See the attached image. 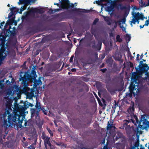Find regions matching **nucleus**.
<instances>
[{"instance_id":"f257e3e1","label":"nucleus","mask_w":149,"mask_h":149,"mask_svg":"<svg viewBox=\"0 0 149 149\" xmlns=\"http://www.w3.org/2000/svg\"><path fill=\"white\" fill-rule=\"evenodd\" d=\"M10 95L13 98L10 97V110H13V112L21 115L24 116L25 111L27 107V104H25L22 101H21L20 103H23V105L20 106L17 103L18 99L20 98L21 96L17 86H15L13 87H10Z\"/></svg>"},{"instance_id":"f03ea898","label":"nucleus","mask_w":149,"mask_h":149,"mask_svg":"<svg viewBox=\"0 0 149 149\" xmlns=\"http://www.w3.org/2000/svg\"><path fill=\"white\" fill-rule=\"evenodd\" d=\"M20 77L19 78V81H21L20 86L19 88L20 92L21 91L20 90H22V91L23 93H26L27 91L29 90V88L28 87V81L32 82L33 81L35 80L36 77L37 75L36 74V72L34 70H32L30 74H29L27 73H26L24 75L23 77H22L21 75H20ZM10 78H12L11 82H10V85H14L12 87L10 86L11 87H13L15 86H18L15 85L16 82L15 79L12 78V74H11V72H10Z\"/></svg>"},{"instance_id":"7ed1b4c3","label":"nucleus","mask_w":149,"mask_h":149,"mask_svg":"<svg viewBox=\"0 0 149 149\" xmlns=\"http://www.w3.org/2000/svg\"><path fill=\"white\" fill-rule=\"evenodd\" d=\"M9 22L7 21L4 28L6 30L4 32L0 34V40L1 41L2 43L0 44V65L2 63V61L5 58L6 56V49H8L9 44L8 43L6 45H4V42L9 39ZM7 44V43H6Z\"/></svg>"},{"instance_id":"20e7f679","label":"nucleus","mask_w":149,"mask_h":149,"mask_svg":"<svg viewBox=\"0 0 149 149\" xmlns=\"http://www.w3.org/2000/svg\"><path fill=\"white\" fill-rule=\"evenodd\" d=\"M13 114L10 113V127L18 130L19 128L23 127L22 124L25 118V116L21 115L13 112Z\"/></svg>"},{"instance_id":"39448f33","label":"nucleus","mask_w":149,"mask_h":149,"mask_svg":"<svg viewBox=\"0 0 149 149\" xmlns=\"http://www.w3.org/2000/svg\"><path fill=\"white\" fill-rule=\"evenodd\" d=\"M60 6L59 8L54 9V12L59 11L63 9L68 10L70 8H73L74 4L73 3H70L69 0H61L59 2Z\"/></svg>"},{"instance_id":"423d86ee","label":"nucleus","mask_w":149,"mask_h":149,"mask_svg":"<svg viewBox=\"0 0 149 149\" xmlns=\"http://www.w3.org/2000/svg\"><path fill=\"white\" fill-rule=\"evenodd\" d=\"M37 0H19L18 3L19 4H24V6H22L20 9V11L19 12V13L22 14V11L26 8V6L30 4L31 2H34Z\"/></svg>"},{"instance_id":"0eeeda50","label":"nucleus","mask_w":149,"mask_h":149,"mask_svg":"<svg viewBox=\"0 0 149 149\" xmlns=\"http://www.w3.org/2000/svg\"><path fill=\"white\" fill-rule=\"evenodd\" d=\"M56 18L58 19L60 21L64 20L65 19H70V16L69 14L67 13V12L65 11L56 14L55 16Z\"/></svg>"},{"instance_id":"6e6552de","label":"nucleus","mask_w":149,"mask_h":149,"mask_svg":"<svg viewBox=\"0 0 149 149\" xmlns=\"http://www.w3.org/2000/svg\"><path fill=\"white\" fill-rule=\"evenodd\" d=\"M9 90L8 89L4 92L3 101L6 110L9 109Z\"/></svg>"},{"instance_id":"1a4fd4ad","label":"nucleus","mask_w":149,"mask_h":149,"mask_svg":"<svg viewBox=\"0 0 149 149\" xmlns=\"http://www.w3.org/2000/svg\"><path fill=\"white\" fill-rule=\"evenodd\" d=\"M136 72H133L132 73V75L131 79L135 83L138 84L137 81H139L138 79V75L137 73H141L144 72L139 70V68H135Z\"/></svg>"},{"instance_id":"9d476101","label":"nucleus","mask_w":149,"mask_h":149,"mask_svg":"<svg viewBox=\"0 0 149 149\" xmlns=\"http://www.w3.org/2000/svg\"><path fill=\"white\" fill-rule=\"evenodd\" d=\"M41 138L44 140V144H47L49 147H51L52 145L50 141V137L47 136L44 132L42 133Z\"/></svg>"},{"instance_id":"9b49d317","label":"nucleus","mask_w":149,"mask_h":149,"mask_svg":"<svg viewBox=\"0 0 149 149\" xmlns=\"http://www.w3.org/2000/svg\"><path fill=\"white\" fill-rule=\"evenodd\" d=\"M139 70L143 72H147L149 70V67L148 65L143 63V61H140V64L139 65Z\"/></svg>"},{"instance_id":"f8f14e48","label":"nucleus","mask_w":149,"mask_h":149,"mask_svg":"<svg viewBox=\"0 0 149 149\" xmlns=\"http://www.w3.org/2000/svg\"><path fill=\"white\" fill-rule=\"evenodd\" d=\"M102 44V42L101 41H99L98 42V44H97V46L95 45V40H93L91 42L88 44V45L91 46V45H92V47L93 48H97V49L99 50H100Z\"/></svg>"},{"instance_id":"ddd939ff","label":"nucleus","mask_w":149,"mask_h":149,"mask_svg":"<svg viewBox=\"0 0 149 149\" xmlns=\"http://www.w3.org/2000/svg\"><path fill=\"white\" fill-rule=\"evenodd\" d=\"M118 6H120V9L121 10H125V15L126 16H127L129 13V11L130 9V5L128 6V7L125 6H123L122 4L119 3Z\"/></svg>"},{"instance_id":"4468645a","label":"nucleus","mask_w":149,"mask_h":149,"mask_svg":"<svg viewBox=\"0 0 149 149\" xmlns=\"http://www.w3.org/2000/svg\"><path fill=\"white\" fill-rule=\"evenodd\" d=\"M31 117H33L35 116L36 118L39 117V112L38 111V114H37L38 109L35 108H32L31 109Z\"/></svg>"},{"instance_id":"2eb2a0df","label":"nucleus","mask_w":149,"mask_h":149,"mask_svg":"<svg viewBox=\"0 0 149 149\" xmlns=\"http://www.w3.org/2000/svg\"><path fill=\"white\" fill-rule=\"evenodd\" d=\"M141 122H139V124L138 127L137 126V125L136 123H134V125L136 126V127L134 128L133 126H132V128L133 131L135 132H139V128L142 130H143L144 129V127H143V125H140Z\"/></svg>"},{"instance_id":"dca6fc26","label":"nucleus","mask_w":149,"mask_h":149,"mask_svg":"<svg viewBox=\"0 0 149 149\" xmlns=\"http://www.w3.org/2000/svg\"><path fill=\"white\" fill-rule=\"evenodd\" d=\"M10 10L11 12L10 13V18L12 16H15V15L18 11V9L16 8L13 7L12 8H10Z\"/></svg>"},{"instance_id":"f3484780","label":"nucleus","mask_w":149,"mask_h":149,"mask_svg":"<svg viewBox=\"0 0 149 149\" xmlns=\"http://www.w3.org/2000/svg\"><path fill=\"white\" fill-rule=\"evenodd\" d=\"M120 70V69L118 68L117 64L115 63H114L113 65L112 68V72H119Z\"/></svg>"},{"instance_id":"a211bd4d","label":"nucleus","mask_w":149,"mask_h":149,"mask_svg":"<svg viewBox=\"0 0 149 149\" xmlns=\"http://www.w3.org/2000/svg\"><path fill=\"white\" fill-rule=\"evenodd\" d=\"M131 120L133 123H135V121L132 119L130 120H125L123 121V128L127 127V126H128L129 125H128V124L130 122H131Z\"/></svg>"},{"instance_id":"6ab92c4d","label":"nucleus","mask_w":149,"mask_h":149,"mask_svg":"<svg viewBox=\"0 0 149 149\" xmlns=\"http://www.w3.org/2000/svg\"><path fill=\"white\" fill-rule=\"evenodd\" d=\"M38 31V27H32L29 29V30L28 31L29 33H34Z\"/></svg>"},{"instance_id":"aec40b11","label":"nucleus","mask_w":149,"mask_h":149,"mask_svg":"<svg viewBox=\"0 0 149 149\" xmlns=\"http://www.w3.org/2000/svg\"><path fill=\"white\" fill-rule=\"evenodd\" d=\"M15 16H14V17H13L12 19H10V29L12 28L10 26L11 25L14 24L16 26L17 25V22L15 20Z\"/></svg>"},{"instance_id":"412c9836","label":"nucleus","mask_w":149,"mask_h":149,"mask_svg":"<svg viewBox=\"0 0 149 149\" xmlns=\"http://www.w3.org/2000/svg\"><path fill=\"white\" fill-rule=\"evenodd\" d=\"M134 0H114L113 3L115 5L116 2L121 3L124 1H125L130 3L134 2Z\"/></svg>"},{"instance_id":"4be33fe9","label":"nucleus","mask_w":149,"mask_h":149,"mask_svg":"<svg viewBox=\"0 0 149 149\" xmlns=\"http://www.w3.org/2000/svg\"><path fill=\"white\" fill-rule=\"evenodd\" d=\"M80 9H79L77 8H75L72 9L71 11L72 12L75 11L78 13H86L87 12L86 11V10L85 9H82V10H80Z\"/></svg>"},{"instance_id":"5701e85b","label":"nucleus","mask_w":149,"mask_h":149,"mask_svg":"<svg viewBox=\"0 0 149 149\" xmlns=\"http://www.w3.org/2000/svg\"><path fill=\"white\" fill-rule=\"evenodd\" d=\"M134 82L133 81L130 84L129 88L130 91H133L134 90H135L136 89V88H135V86H138V83L137 84H136L137 85H136L134 84Z\"/></svg>"},{"instance_id":"b1692460","label":"nucleus","mask_w":149,"mask_h":149,"mask_svg":"<svg viewBox=\"0 0 149 149\" xmlns=\"http://www.w3.org/2000/svg\"><path fill=\"white\" fill-rule=\"evenodd\" d=\"M92 119L91 118H86L84 120V122L85 123L87 126H89L92 123Z\"/></svg>"},{"instance_id":"393cba45","label":"nucleus","mask_w":149,"mask_h":149,"mask_svg":"<svg viewBox=\"0 0 149 149\" xmlns=\"http://www.w3.org/2000/svg\"><path fill=\"white\" fill-rule=\"evenodd\" d=\"M17 42V40L15 39L12 41L10 38V47L11 46L15 47L16 46V44Z\"/></svg>"},{"instance_id":"a878e982","label":"nucleus","mask_w":149,"mask_h":149,"mask_svg":"<svg viewBox=\"0 0 149 149\" xmlns=\"http://www.w3.org/2000/svg\"><path fill=\"white\" fill-rule=\"evenodd\" d=\"M125 129L126 131V133L127 134H130L132 132L131 127L130 125L127 126V127L123 128V129Z\"/></svg>"},{"instance_id":"bb28decb","label":"nucleus","mask_w":149,"mask_h":149,"mask_svg":"<svg viewBox=\"0 0 149 149\" xmlns=\"http://www.w3.org/2000/svg\"><path fill=\"white\" fill-rule=\"evenodd\" d=\"M16 56V52L15 50L12 49L10 47V57H14Z\"/></svg>"},{"instance_id":"cd10ccee","label":"nucleus","mask_w":149,"mask_h":149,"mask_svg":"<svg viewBox=\"0 0 149 149\" xmlns=\"http://www.w3.org/2000/svg\"><path fill=\"white\" fill-rule=\"evenodd\" d=\"M35 107L37 109H38L37 114H38V111H40L41 110V107L40 102H39L37 100L36 101V103L35 105Z\"/></svg>"},{"instance_id":"c85d7f7f","label":"nucleus","mask_w":149,"mask_h":149,"mask_svg":"<svg viewBox=\"0 0 149 149\" xmlns=\"http://www.w3.org/2000/svg\"><path fill=\"white\" fill-rule=\"evenodd\" d=\"M131 37L130 35L128 34H126L125 37V39L126 40L127 42H129L131 39Z\"/></svg>"},{"instance_id":"c756f323","label":"nucleus","mask_w":149,"mask_h":149,"mask_svg":"<svg viewBox=\"0 0 149 149\" xmlns=\"http://www.w3.org/2000/svg\"><path fill=\"white\" fill-rule=\"evenodd\" d=\"M147 121L148 120L147 119H145L144 117L143 118L142 117L141 122L143 123V125H146Z\"/></svg>"},{"instance_id":"7c9ffc66","label":"nucleus","mask_w":149,"mask_h":149,"mask_svg":"<svg viewBox=\"0 0 149 149\" xmlns=\"http://www.w3.org/2000/svg\"><path fill=\"white\" fill-rule=\"evenodd\" d=\"M122 58V56L121 55H119V54L116 55L115 57V59L117 61H122L121 60V58Z\"/></svg>"},{"instance_id":"2f4dec72","label":"nucleus","mask_w":149,"mask_h":149,"mask_svg":"<svg viewBox=\"0 0 149 149\" xmlns=\"http://www.w3.org/2000/svg\"><path fill=\"white\" fill-rule=\"evenodd\" d=\"M54 143L56 145L59 146H63L64 145V143L61 142H57L56 141H54Z\"/></svg>"},{"instance_id":"473e14b6","label":"nucleus","mask_w":149,"mask_h":149,"mask_svg":"<svg viewBox=\"0 0 149 149\" xmlns=\"http://www.w3.org/2000/svg\"><path fill=\"white\" fill-rule=\"evenodd\" d=\"M113 60L111 58L108 59L106 61L107 63L111 66L112 65L113 63Z\"/></svg>"},{"instance_id":"72a5a7b5","label":"nucleus","mask_w":149,"mask_h":149,"mask_svg":"<svg viewBox=\"0 0 149 149\" xmlns=\"http://www.w3.org/2000/svg\"><path fill=\"white\" fill-rule=\"evenodd\" d=\"M47 130L48 131L49 133L50 134L51 137H52L53 136V132L51 131L50 129L47 127L46 128Z\"/></svg>"},{"instance_id":"f704fd0d","label":"nucleus","mask_w":149,"mask_h":149,"mask_svg":"<svg viewBox=\"0 0 149 149\" xmlns=\"http://www.w3.org/2000/svg\"><path fill=\"white\" fill-rule=\"evenodd\" d=\"M107 19H104L105 21L107 23V24L108 25L110 26L111 24V20L108 17Z\"/></svg>"},{"instance_id":"c9c22d12","label":"nucleus","mask_w":149,"mask_h":149,"mask_svg":"<svg viewBox=\"0 0 149 149\" xmlns=\"http://www.w3.org/2000/svg\"><path fill=\"white\" fill-rule=\"evenodd\" d=\"M116 40L117 42H121L122 41V38H120V36L119 35H118L116 36Z\"/></svg>"},{"instance_id":"e433bc0d","label":"nucleus","mask_w":149,"mask_h":149,"mask_svg":"<svg viewBox=\"0 0 149 149\" xmlns=\"http://www.w3.org/2000/svg\"><path fill=\"white\" fill-rule=\"evenodd\" d=\"M35 12L38 13H42L44 12L43 9L42 8L36 9L35 10Z\"/></svg>"},{"instance_id":"4c0bfd02","label":"nucleus","mask_w":149,"mask_h":149,"mask_svg":"<svg viewBox=\"0 0 149 149\" xmlns=\"http://www.w3.org/2000/svg\"><path fill=\"white\" fill-rule=\"evenodd\" d=\"M137 20H136V18H133L132 19V20L131 21L130 25L132 26H133L132 25V23L133 24H135Z\"/></svg>"},{"instance_id":"58836bf2","label":"nucleus","mask_w":149,"mask_h":149,"mask_svg":"<svg viewBox=\"0 0 149 149\" xmlns=\"http://www.w3.org/2000/svg\"><path fill=\"white\" fill-rule=\"evenodd\" d=\"M24 103H25V104H27V108H28L29 107H33V105L31 103L29 102H24Z\"/></svg>"},{"instance_id":"ea45409f","label":"nucleus","mask_w":149,"mask_h":149,"mask_svg":"<svg viewBox=\"0 0 149 149\" xmlns=\"http://www.w3.org/2000/svg\"><path fill=\"white\" fill-rule=\"evenodd\" d=\"M112 126L109 123V122H108V125H107V130H111V129L112 128Z\"/></svg>"},{"instance_id":"a19ab883","label":"nucleus","mask_w":149,"mask_h":149,"mask_svg":"<svg viewBox=\"0 0 149 149\" xmlns=\"http://www.w3.org/2000/svg\"><path fill=\"white\" fill-rule=\"evenodd\" d=\"M120 22H121L120 21H118V22H116V21H115V24H114V29H115L117 27V22L119 23V25H120L121 24V23H120Z\"/></svg>"},{"instance_id":"79ce46f5","label":"nucleus","mask_w":149,"mask_h":149,"mask_svg":"<svg viewBox=\"0 0 149 149\" xmlns=\"http://www.w3.org/2000/svg\"><path fill=\"white\" fill-rule=\"evenodd\" d=\"M145 17L142 14H140L139 15V19H141V20H143Z\"/></svg>"},{"instance_id":"37998d69","label":"nucleus","mask_w":149,"mask_h":149,"mask_svg":"<svg viewBox=\"0 0 149 149\" xmlns=\"http://www.w3.org/2000/svg\"><path fill=\"white\" fill-rule=\"evenodd\" d=\"M139 15L140 13L139 12L137 13H135V15L134 16V18H139Z\"/></svg>"},{"instance_id":"c03bdc74","label":"nucleus","mask_w":149,"mask_h":149,"mask_svg":"<svg viewBox=\"0 0 149 149\" xmlns=\"http://www.w3.org/2000/svg\"><path fill=\"white\" fill-rule=\"evenodd\" d=\"M34 145L35 144L33 143L30 146L28 147L27 148L28 149H35V148L34 146Z\"/></svg>"},{"instance_id":"a18cd8bd","label":"nucleus","mask_w":149,"mask_h":149,"mask_svg":"<svg viewBox=\"0 0 149 149\" xmlns=\"http://www.w3.org/2000/svg\"><path fill=\"white\" fill-rule=\"evenodd\" d=\"M22 141L23 142V146L24 147H26L28 145V143L27 141H25L23 142V141Z\"/></svg>"},{"instance_id":"49530a36","label":"nucleus","mask_w":149,"mask_h":149,"mask_svg":"<svg viewBox=\"0 0 149 149\" xmlns=\"http://www.w3.org/2000/svg\"><path fill=\"white\" fill-rule=\"evenodd\" d=\"M99 20V19L96 18L94 20V21L93 22V25H95L96 24V23L98 22Z\"/></svg>"},{"instance_id":"de8ad7c7","label":"nucleus","mask_w":149,"mask_h":149,"mask_svg":"<svg viewBox=\"0 0 149 149\" xmlns=\"http://www.w3.org/2000/svg\"><path fill=\"white\" fill-rule=\"evenodd\" d=\"M93 3L94 4H97L99 5H101V2L98 0V1H94L93 2Z\"/></svg>"},{"instance_id":"09e8293b","label":"nucleus","mask_w":149,"mask_h":149,"mask_svg":"<svg viewBox=\"0 0 149 149\" xmlns=\"http://www.w3.org/2000/svg\"><path fill=\"white\" fill-rule=\"evenodd\" d=\"M107 70V69L106 68L102 69L100 70V71H102L103 73L105 72Z\"/></svg>"},{"instance_id":"8fccbe9b","label":"nucleus","mask_w":149,"mask_h":149,"mask_svg":"<svg viewBox=\"0 0 149 149\" xmlns=\"http://www.w3.org/2000/svg\"><path fill=\"white\" fill-rule=\"evenodd\" d=\"M48 12L50 14H52V13H54V10H52V9H49V10L48 11Z\"/></svg>"},{"instance_id":"3c124183","label":"nucleus","mask_w":149,"mask_h":149,"mask_svg":"<svg viewBox=\"0 0 149 149\" xmlns=\"http://www.w3.org/2000/svg\"><path fill=\"white\" fill-rule=\"evenodd\" d=\"M91 32L92 34L94 35L95 33V29H92Z\"/></svg>"},{"instance_id":"603ef678","label":"nucleus","mask_w":149,"mask_h":149,"mask_svg":"<svg viewBox=\"0 0 149 149\" xmlns=\"http://www.w3.org/2000/svg\"><path fill=\"white\" fill-rule=\"evenodd\" d=\"M140 3L142 5V7L144 6L145 7V6L146 4H145V3H143L142 0H141Z\"/></svg>"},{"instance_id":"864d4df0","label":"nucleus","mask_w":149,"mask_h":149,"mask_svg":"<svg viewBox=\"0 0 149 149\" xmlns=\"http://www.w3.org/2000/svg\"><path fill=\"white\" fill-rule=\"evenodd\" d=\"M134 118L136 120V122L137 123V124L139 123V121L138 119V118L136 116H134Z\"/></svg>"},{"instance_id":"5fc2aeb1","label":"nucleus","mask_w":149,"mask_h":149,"mask_svg":"<svg viewBox=\"0 0 149 149\" xmlns=\"http://www.w3.org/2000/svg\"><path fill=\"white\" fill-rule=\"evenodd\" d=\"M149 24V20H147L145 22V24H144L145 26H148Z\"/></svg>"},{"instance_id":"6e6d98bb","label":"nucleus","mask_w":149,"mask_h":149,"mask_svg":"<svg viewBox=\"0 0 149 149\" xmlns=\"http://www.w3.org/2000/svg\"><path fill=\"white\" fill-rule=\"evenodd\" d=\"M139 142H136L134 144V146L135 147H139Z\"/></svg>"},{"instance_id":"4d7b16f0","label":"nucleus","mask_w":149,"mask_h":149,"mask_svg":"<svg viewBox=\"0 0 149 149\" xmlns=\"http://www.w3.org/2000/svg\"><path fill=\"white\" fill-rule=\"evenodd\" d=\"M108 11H111L113 9V7L110 6V7L108 8Z\"/></svg>"},{"instance_id":"13d9d810","label":"nucleus","mask_w":149,"mask_h":149,"mask_svg":"<svg viewBox=\"0 0 149 149\" xmlns=\"http://www.w3.org/2000/svg\"><path fill=\"white\" fill-rule=\"evenodd\" d=\"M73 57H74V56H71V57H70V59L69 60V61L71 63L73 61Z\"/></svg>"},{"instance_id":"bf43d9fd","label":"nucleus","mask_w":149,"mask_h":149,"mask_svg":"<svg viewBox=\"0 0 149 149\" xmlns=\"http://www.w3.org/2000/svg\"><path fill=\"white\" fill-rule=\"evenodd\" d=\"M4 22H3L2 23H1V24H0V28H2L3 25H4Z\"/></svg>"},{"instance_id":"052dcab7","label":"nucleus","mask_w":149,"mask_h":149,"mask_svg":"<svg viewBox=\"0 0 149 149\" xmlns=\"http://www.w3.org/2000/svg\"><path fill=\"white\" fill-rule=\"evenodd\" d=\"M54 5H56L57 6H58L59 7V8H60V4L59 3H54Z\"/></svg>"},{"instance_id":"680f3d73","label":"nucleus","mask_w":149,"mask_h":149,"mask_svg":"<svg viewBox=\"0 0 149 149\" xmlns=\"http://www.w3.org/2000/svg\"><path fill=\"white\" fill-rule=\"evenodd\" d=\"M104 63H103L100 66V68H102L104 66Z\"/></svg>"},{"instance_id":"e2e57ef3","label":"nucleus","mask_w":149,"mask_h":149,"mask_svg":"<svg viewBox=\"0 0 149 149\" xmlns=\"http://www.w3.org/2000/svg\"><path fill=\"white\" fill-rule=\"evenodd\" d=\"M130 66L131 68H132L133 67V64L131 62H130Z\"/></svg>"},{"instance_id":"0e129e2a","label":"nucleus","mask_w":149,"mask_h":149,"mask_svg":"<svg viewBox=\"0 0 149 149\" xmlns=\"http://www.w3.org/2000/svg\"><path fill=\"white\" fill-rule=\"evenodd\" d=\"M94 94L95 95V97H96L97 99V100L98 101V100H99V98L97 96V95L95 94V93H94Z\"/></svg>"},{"instance_id":"69168bd1","label":"nucleus","mask_w":149,"mask_h":149,"mask_svg":"<svg viewBox=\"0 0 149 149\" xmlns=\"http://www.w3.org/2000/svg\"><path fill=\"white\" fill-rule=\"evenodd\" d=\"M24 121H25V123L24 124V126L26 127L27 125V121L26 120H25Z\"/></svg>"},{"instance_id":"338daca9","label":"nucleus","mask_w":149,"mask_h":149,"mask_svg":"<svg viewBox=\"0 0 149 149\" xmlns=\"http://www.w3.org/2000/svg\"><path fill=\"white\" fill-rule=\"evenodd\" d=\"M122 21L123 23H124L126 21V19L125 18H123L122 20Z\"/></svg>"},{"instance_id":"774afa93","label":"nucleus","mask_w":149,"mask_h":149,"mask_svg":"<svg viewBox=\"0 0 149 149\" xmlns=\"http://www.w3.org/2000/svg\"><path fill=\"white\" fill-rule=\"evenodd\" d=\"M71 71L72 72H75L76 71V69L75 68H72L71 69Z\"/></svg>"}]
</instances>
